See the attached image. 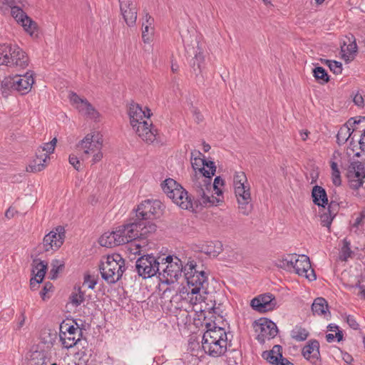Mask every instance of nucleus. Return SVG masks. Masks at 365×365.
<instances>
[{
    "instance_id": "nucleus-60",
    "label": "nucleus",
    "mask_w": 365,
    "mask_h": 365,
    "mask_svg": "<svg viewBox=\"0 0 365 365\" xmlns=\"http://www.w3.org/2000/svg\"><path fill=\"white\" fill-rule=\"evenodd\" d=\"M331 178L334 185L339 186L341 184L340 171L331 172Z\"/></svg>"
},
{
    "instance_id": "nucleus-4",
    "label": "nucleus",
    "mask_w": 365,
    "mask_h": 365,
    "mask_svg": "<svg viewBox=\"0 0 365 365\" xmlns=\"http://www.w3.org/2000/svg\"><path fill=\"white\" fill-rule=\"evenodd\" d=\"M235 193L238 208L244 215H248L252 210L250 187L244 172L236 173L234 175Z\"/></svg>"
},
{
    "instance_id": "nucleus-12",
    "label": "nucleus",
    "mask_w": 365,
    "mask_h": 365,
    "mask_svg": "<svg viewBox=\"0 0 365 365\" xmlns=\"http://www.w3.org/2000/svg\"><path fill=\"white\" fill-rule=\"evenodd\" d=\"M346 175L349 187L352 190H359L364 182L365 163L359 160L351 162Z\"/></svg>"
},
{
    "instance_id": "nucleus-19",
    "label": "nucleus",
    "mask_w": 365,
    "mask_h": 365,
    "mask_svg": "<svg viewBox=\"0 0 365 365\" xmlns=\"http://www.w3.org/2000/svg\"><path fill=\"white\" fill-rule=\"evenodd\" d=\"M294 271L301 276H304L309 281L316 279L314 269H311L309 258L304 255H297L294 259Z\"/></svg>"
},
{
    "instance_id": "nucleus-29",
    "label": "nucleus",
    "mask_w": 365,
    "mask_h": 365,
    "mask_svg": "<svg viewBox=\"0 0 365 365\" xmlns=\"http://www.w3.org/2000/svg\"><path fill=\"white\" fill-rule=\"evenodd\" d=\"M99 244L106 247H113L120 245L118 244V236H116L115 230L103 233L99 239Z\"/></svg>"
},
{
    "instance_id": "nucleus-18",
    "label": "nucleus",
    "mask_w": 365,
    "mask_h": 365,
    "mask_svg": "<svg viewBox=\"0 0 365 365\" xmlns=\"http://www.w3.org/2000/svg\"><path fill=\"white\" fill-rule=\"evenodd\" d=\"M205 327L207 330L202 335V345L205 344H213L216 341L222 340H227V333L225 329L220 327H216L215 324L211 323H206Z\"/></svg>"
},
{
    "instance_id": "nucleus-26",
    "label": "nucleus",
    "mask_w": 365,
    "mask_h": 365,
    "mask_svg": "<svg viewBox=\"0 0 365 365\" xmlns=\"http://www.w3.org/2000/svg\"><path fill=\"white\" fill-rule=\"evenodd\" d=\"M312 197L313 202L319 207H325L326 205L329 206V200L327 192L324 188L321 186L315 185L312 188Z\"/></svg>"
},
{
    "instance_id": "nucleus-51",
    "label": "nucleus",
    "mask_w": 365,
    "mask_h": 365,
    "mask_svg": "<svg viewBox=\"0 0 365 365\" xmlns=\"http://www.w3.org/2000/svg\"><path fill=\"white\" fill-rule=\"evenodd\" d=\"M143 31H142V38L144 43H149L150 41V36H149V33L150 34H153V28L152 26H148L145 25L144 22H143Z\"/></svg>"
},
{
    "instance_id": "nucleus-32",
    "label": "nucleus",
    "mask_w": 365,
    "mask_h": 365,
    "mask_svg": "<svg viewBox=\"0 0 365 365\" xmlns=\"http://www.w3.org/2000/svg\"><path fill=\"white\" fill-rule=\"evenodd\" d=\"M194 49L195 57L191 61V66L197 75L202 72V66L205 61V57L199 46H197V48Z\"/></svg>"
},
{
    "instance_id": "nucleus-7",
    "label": "nucleus",
    "mask_w": 365,
    "mask_h": 365,
    "mask_svg": "<svg viewBox=\"0 0 365 365\" xmlns=\"http://www.w3.org/2000/svg\"><path fill=\"white\" fill-rule=\"evenodd\" d=\"M160 259L153 255H145L139 257L135 262V270L143 279L150 278L157 274L161 276L160 271Z\"/></svg>"
},
{
    "instance_id": "nucleus-37",
    "label": "nucleus",
    "mask_w": 365,
    "mask_h": 365,
    "mask_svg": "<svg viewBox=\"0 0 365 365\" xmlns=\"http://www.w3.org/2000/svg\"><path fill=\"white\" fill-rule=\"evenodd\" d=\"M80 336L76 339L75 335L70 336L66 332H61L60 339L62 342L63 347L66 349L72 348L75 346L78 341H80Z\"/></svg>"
},
{
    "instance_id": "nucleus-11",
    "label": "nucleus",
    "mask_w": 365,
    "mask_h": 365,
    "mask_svg": "<svg viewBox=\"0 0 365 365\" xmlns=\"http://www.w3.org/2000/svg\"><path fill=\"white\" fill-rule=\"evenodd\" d=\"M103 140L96 133L87 134L77 145L76 148L82 160H87L91 153L102 148Z\"/></svg>"
},
{
    "instance_id": "nucleus-44",
    "label": "nucleus",
    "mask_w": 365,
    "mask_h": 365,
    "mask_svg": "<svg viewBox=\"0 0 365 365\" xmlns=\"http://www.w3.org/2000/svg\"><path fill=\"white\" fill-rule=\"evenodd\" d=\"M116 236H118V244L123 245L130 242L127 234V228L125 225H123L116 228Z\"/></svg>"
},
{
    "instance_id": "nucleus-64",
    "label": "nucleus",
    "mask_w": 365,
    "mask_h": 365,
    "mask_svg": "<svg viewBox=\"0 0 365 365\" xmlns=\"http://www.w3.org/2000/svg\"><path fill=\"white\" fill-rule=\"evenodd\" d=\"M359 144L361 151H365V130H363L361 138L359 140Z\"/></svg>"
},
{
    "instance_id": "nucleus-63",
    "label": "nucleus",
    "mask_w": 365,
    "mask_h": 365,
    "mask_svg": "<svg viewBox=\"0 0 365 365\" xmlns=\"http://www.w3.org/2000/svg\"><path fill=\"white\" fill-rule=\"evenodd\" d=\"M143 22H144L145 25H148V26H152L154 22V19L148 13H145Z\"/></svg>"
},
{
    "instance_id": "nucleus-53",
    "label": "nucleus",
    "mask_w": 365,
    "mask_h": 365,
    "mask_svg": "<svg viewBox=\"0 0 365 365\" xmlns=\"http://www.w3.org/2000/svg\"><path fill=\"white\" fill-rule=\"evenodd\" d=\"M96 284L97 280L94 277L90 274H86L84 276L83 286H86L88 289H93Z\"/></svg>"
},
{
    "instance_id": "nucleus-30",
    "label": "nucleus",
    "mask_w": 365,
    "mask_h": 365,
    "mask_svg": "<svg viewBox=\"0 0 365 365\" xmlns=\"http://www.w3.org/2000/svg\"><path fill=\"white\" fill-rule=\"evenodd\" d=\"M349 43L344 41L341 46V52L344 59L349 58L351 56L355 54L357 51V45L355 41V38L351 35V38H348Z\"/></svg>"
},
{
    "instance_id": "nucleus-22",
    "label": "nucleus",
    "mask_w": 365,
    "mask_h": 365,
    "mask_svg": "<svg viewBox=\"0 0 365 365\" xmlns=\"http://www.w3.org/2000/svg\"><path fill=\"white\" fill-rule=\"evenodd\" d=\"M302 355L314 365H321L319 343L316 339L310 340L302 349Z\"/></svg>"
},
{
    "instance_id": "nucleus-31",
    "label": "nucleus",
    "mask_w": 365,
    "mask_h": 365,
    "mask_svg": "<svg viewBox=\"0 0 365 365\" xmlns=\"http://www.w3.org/2000/svg\"><path fill=\"white\" fill-rule=\"evenodd\" d=\"M328 309L327 301L323 297L316 298L312 305V311L314 314L326 316Z\"/></svg>"
},
{
    "instance_id": "nucleus-2",
    "label": "nucleus",
    "mask_w": 365,
    "mask_h": 365,
    "mask_svg": "<svg viewBox=\"0 0 365 365\" xmlns=\"http://www.w3.org/2000/svg\"><path fill=\"white\" fill-rule=\"evenodd\" d=\"M185 271L187 283L190 287H192L190 291L187 292L190 302L193 304L200 303L203 300L200 294V291L207 293V277L203 270L197 269V264L194 261L187 263Z\"/></svg>"
},
{
    "instance_id": "nucleus-39",
    "label": "nucleus",
    "mask_w": 365,
    "mask_h": 365,
    "mask_svg": "<svg viewBox=\"0 0 365 365\" xmlns=\"http://www.w3.org/2000/svg\"><path fill=\"white\" fill-rule=\"evenodd\" d=\"M353 255V252L351 250V242L346 238L343 240V246L339 252V259L341 261H347Z\"/></svg>"
},
{
    "instance_id": "nucleus-6",
    "label": "nucleus",
    "mask_w": 365,
    "mask_h": 365,
    "mask_svg": "<svg viewBox=\"0 0 365 365\" xmlns=\"http://www.w3.org/2000/svg\"><path fill=\"white\" fill-rule=\"evenodd\" d=\"M163 210V205L157 200H146L143 201L138 207L135 209V215L134 217L139 221H144L150 224H154L152 220L159 217Z\"/></svg>"
},
{
    "instance_id": "nucleus-57",
    "label": "nucleus",
    "mask_w": 365,
    "mask_h": 365,
    "mask_svg": "<svg viewBox=\"0 0 365 365\" xmlns=\"http://www.w3.org/2000/svg\"><path fill=\"white\" fill-rule=\"evenodd\" d=\"M236 355H238V353L236 352L235 350H232L229 352V354L227 357V362L228 365H237V362L235 358Z\"/></svg>"
},
{
    "instance_id": "nucleus-24",
    "label": "nucleus",
    "mask_w": 365,
    "mask_h": 365,
    "mask_svg": "<svg viewBox=\"0 0 365 365\" xmlns=\"http://www.w3.org/2000/svg\"><path fill=\"white\" fill-rule=\"evenodd\" d=\"M151 126L152 123L149 124L147 120H143L133 129L143 141L151 143L156 139V130H153Z\"/></svg>"
},
{
    "instance_id": "nucleus-13",
    "label": "nucleus",
    "mask_w": 365,
    "mask_h": 365,
    "mask_svg": "<svg viewBox=\"0 0 365 365\" xmlns=\"http://www.w3.org/2000/svg\"><path fill=\"white\" fill-rule=\"evenodd\" d=\"M255 331L258 332L257 339L261 344L274 338L278 333L276 324L268 319L262 318L258 322H255Z\"/></svg>"
},
{
    "instance_id": "nucleus-1",
    "label": "nucleus",
    "mask_w": 365,
    "mask_h": 365,
    "mask_svg": "<svg viewBox=\"0 0 365 365\" xmlns=\"http://www.w3.org/2000/svg\"><path fill=\"white\" fill-rule=\"evenodd\" d=\"M201 170H204V174L195 173L192 175V190L200 197L199 202L203 205H207V204L212 203L210 195H211L212 177L216 172L215 163L205 160Z\"/></svg>"
},
{
    "instance_id": "nucleus-41",
    "label": "nucleus",
    "mask_w": 365,
    "mask_h": 365,
    "mask_svg": "<svg viewBox=\"0 0 365 365\" xmlns=\"http://www.w3.org/2000/svg\"><path fill=\"white\" fill-rule=\"evenodd\" d=\"M85 294L80 287L74 289V291L70 296V301L71 304L75 307H78L85 300Z\"/></svg>"
},
{
    "instance_id": "nucleus-23",
    "label": "nucleus",
    "mask_w": 365,
    "mask_h": 365,
    "mask_svg": "<svg viewBox=\"0 0 365 365\" xmlns=\"http://www.w3.org/2000/svg\"><path fill=\"white\" fill-rule=\"evenodd\" d=\"M151 114L149 109L144 111L138 104L131 103L129 107L128 115L132 128H135L138 123L145 120V118H149Z\"/></svg>"
},
{
    "instance_id": "nucleus-61",
    "label": "nucleus",
    "mask_w": 365,
    "mask_h": 365,
    "mask_svg": "<svg viewBox=\"0 0 365 365\" xmlns=\"http://www.w3.org/2000/svg\"><path fill=\"white\" fill-rule=\"evenodd\" d=\"M346 322L349 324V326L354 329L356 330L359 329V324L355 320L354 317L351 315H349L346 317Z\"/></svg>"
},
{
    "instance_id": "nucleus-48",
    "label": "nucleus",
    "mask_w": 365,
    "mask_h": 365,
    "mask_svg": "<svg viewBox=\"0 0 365 365\" xmlns=\"http://www.w3.org/2000/svg\"><path fill=\"white\" fill-rule=\"evenodd\" d=\"M364 219L365 211H361L358 214L354 222L351 224V229L354 230L355 233L358 234V230L359 229V227H361L364 224Z\"/></svg>"
},
{
    "instance_id": "nucleus-49",
    "label": "nucleus",
    "mask_w": 365,
    "mask_h": 365,
    "mask_svg": "<svg viewBox=\"0 0 365 365\" xmlns=\"http://www.w3.org/2000/svg\"><path fill=\"white\" fill-rule=\"evenodd\" d=\"M326 63L334 74H339L341 73L342 64L341 62L332 60H326Z\"/></svg>"
},
{
    "instance_id": "nucleus-50",
    "label": "nucleus",
    "mask_w": 365,
    "mask_h": 365,
    "mask_svg": "<svg viewBox=\"0 0 365 365\" xmlns=\"http://www.w3.org/2000/svg\"><path fill=\"white\" fill-rule=\"evenodd\" d=\"M51 279H56L57 277V274L59 270L61 269L63 267V264L58 259H53L51 262Z\"/></svg>"
},
{
    "instance_id": "nucleus-55",
    "label": "nucleus",
    "mask_w": 365,
    "mask_h": 365,
    "mask_svg": "<svg viewBox=\"0 0 365 365\" xmlns=\"http://www.w3.org/2000/svg\"><path fill=\"white\" fill-rule=\"evenodd\" d=\"M38 160H43V163H46L50 159L49 155L46 153L41 147L36 151V158Z\"/></svg>"
},
{
    "instance_id": "nucleus-33",
    "label": "nucleus",
    "mask_w": 365,
    "mask_h": 365,
    "mask_svg": "<svg viewBox=\"0 0 365 365\" xmlns=\"http://www.w3.org/2000/svg\"><path fill=\"white\" fill-rule=\"evenodd\" d=\"M202 250L206 255L215 257L222 251V245L219 241L210 242L203 246Z\"/></svg>"
},
{
    "instance_id": "nucleus-52",
    "label": "nucleus",
    "mask_w": 365,
    "mask_h": 365,
    "mask_svg": "<svg viewBox=\"0 0 365 365\" xmlns=\"http://www.w3.org/2000/svg\"><path fill=\"white\" fill-rule=\"evenodd\" d=\"M61 329H65L66 334L72 336L75 335L77 332L78 333V336H82V330L79 329L78 327H76L73 325H69L66 324L61 327Z\"/></svg>"
},
{
    "instance_id": "nucleus-17",
    "label": "nucleus",
    "mask_w": 365,
    "mask_h": 365,
    "mask_svg": "<svg viewBox=\"0 0 365 365\" xmlns=\"http://www.w3.org/2000/svg\"><path fill=\"white\" fill-rule=\"evenodd\" d=\"M186 266L187 264L183 267L181 260L175 257L174 262H171L170 265H165V267L163 269L161 276L167 283L173 282L182 276V272L185 274Z\"/></svg>"
},
{
    "instance_id": "nucleus-20",
    "label": "nucleus",
    "mask_w": 365,
    "mask_h": 365,
    "mask_svg": "<svg viewBox=\"0 0 365 365\" xmlns=\"http://www.w3.org/2000/svg\"><path fill=\"white\" fill-rule=\"evenodd\" d=\"M120 13L126 24L131 27L135 25L138 9L133 0H118Z\"/></svg>"
},
{
    "instance_id": "nucleus-36",
    "label": "nucleus",
    "mask_w": 365,
    "mask_h": 365,
    "mask_svg": "<svg viewBox=\"0 0 365 365\" xmlns=\"http://www.w3.org/2000/svg\"><path fill=\"white\" fill-rule=\"evenodd\" d=\"M354 128L351 131V128L348 126L341 127L336 135V141L339 145L345 143L349 138H351V134Z\"/></svg>"
},
{
    "instance_id": "nucleus-15",
    "label": "nucleus",
    "mask_w": 365,
    "mask_h": 365,
    "mask_svg": "<svg viewBox=\"0 0 365 365\" xmlns=\"http://www.w3.org/2000/svg\"><path fill=\"white\" fill-rule=\"evenodd\" d=\"M68 97L71 104L75 106L81 114L95 120L98 118L99 113L86 98H81L74 92H71Z\"/></svg>"
},
{
    "instance_id": "nucleus-16",
    "label": "nucleus",
    "mask_w": 365,
    "mask_h": 365,
    "mask_svg": "<svg viewBox=\"0 0 365 365\" xmlns=\"http://www.w3.org/2000/svg\"><path fill=\"white\" fill-rule=\"evenodd\" d=\"M252 308L259 312L272 311L277 307L275 297L271 293H264L251 300Z\"/></svg>"
},
{
    "instance_id": "nucleus-27",
    "label": "nucleus",
    "mask_w": 365,
    "mask_h": 365,
    "mask_svg": "<svg viewBox=\"0 0 365 365\" xmlns=\"http://www.w3.org/2000/svg\"><path fill=\"white\" fill-rule=\"evenodd\" d=\"M337 212V202L333 200L329 202L327 211L321 215V225L329 228Z\"/></svg>"
},
{
    "instance_id": "nucleus-59",
    "label": "nucleus",
    "mask_w": 365,
    "mask_h": 365,
    "mask_svg": "<svg viewBox=\"0 0 365 365\" xmlns=\"http://www.w3.org/2000/svg\"><path fill=\"white\" fill-rule=\"evenodd\" d=\"M353 101L359 107H363L364 105V98L361 94L356 93L354 95Z\"/></svg>"
},
{
    "instance_id": "nucleus-10",
    "label": "nucleus",
    "mask_w": 365,
    "mask_h": 365,
    "mask_svg": "<svg viewBox=\"0 0 365 365\" xmlns=\"http://www.w3.org/2000/svg\"><path fill=\"white\" fill-rule=\"evenodd\" d=\"M193 192L195 200L192 199L188 192L178 184V187H175L173 191H168V197L172 199L174 203L185 210H195L199 205L204 206L199 202L200 197L195 192Z\"/></svg>"
},
{
    "instance_id": "nucleus-14",
    "label": "nucleus",
    "mask_w": 365,
    "mask_h": 365,
    "mask_svg": "<svg viewBox=\"0 0 365 365\" xmlns=\"http://www.w3.org/2000/svg\"><path fill=\"white\" fill-rule=\"evenodd\" d=\"M66 237L65 229L62 226H57L49 233L46 235L43 240V247L46 252L55 251L63 244Z\"/></svg>"
},
{
    "instance_id": "nucleus-21",
    "label": "nucleus",
    "mask_w": 365,
    "mask_h": 365,
    "mask_svg": "<svg viewBox=\"0 0 365 365\" xmlns=\"http://www.w3.org/2000/svg\"><path fill=\"white\" fill-rule=\"evenodd\" d=\"M282 347L280 345H274L270 351L262 353V357L273 365H294L287 358L283 357Z\"/></svg>"
},
{
    "instance_id": "nucleus-58",
    "label": "nucleus",
    "mask_w": 365,
    "mask_h": 365,
    "mask_svg": "<svg viewBox=\"0 0 365 365\" xmlns=\"http://www.w3.org/2000/svg\"><path fill=\"white\" fill-rule=\"evenodd\" d=\"M69 163H70V164H71L73 166V168L76 170H80L81 163L77 156H76L74 155H70Z\"/></svg>"
},
{
    "instance_id": "nucleus-40",
    "label": "nucleus",
    "mask_w": 365,
    "mask_h": 365,
    "mask_svg": "<svg viewBox=\"0 0 365 365\" xmlns=\"http://www.w3.org/2000/svg\"><path fill=\"white\" fill-rule=\"evenodd\" d=\"M22 6L21 5H16L13 7L11 10V14L12 17L16 21V22L19 24L24 23V21H26V19H28L29 16L23 11Z\"/></svg>"
},
{
    "instance_id": "nucleus-54",
    "label": "nucleus",
    "mask_w": 365,
    "mask_h": 365,
    "mask_svg": "<svg viewBox=\"0 0 365 365\" xmlns=\"http://www.w3.org/2000/svg\"><path fill=\"white\" fill-rule=\"evenodd\" d=\"M224 185V180L220 177L217 176L215 178L213 184H212V187L215 191V194L220 195L222 194V190L219 188V186H222Z\"/></svg>"
},
{
    "instance_id": "nucleus-9",
    "label": "nucleus",
    "mask_w": 365,
    "mask_h": 365,
    "mask_svg": "<svg viewBox=\"0 0 365 365\" xmlns=\"http://www.w3.org/2000/svg\"><path fill=\"white\" fill-rule=\"evenodd\" d=\"M127 234L130 242L140 239H146L150 234L156 231L155 224H150L144 221H139L138 219L133 217L130 222L125 224Z\"/></svg>"
},
{
    "instance_id": "nucleus-35",
    "label": "nucleus",
    "mask_w": 365,
    "mask_h": 365,
    "mask_svg": "<svg viewBox=\"0 0 365 365\" xmlns=\"http://www.w3.org/2000/svg\"><path fill=\"white\" fill-rule=\"evenodd\" d=\"M26 4V0H0V11L5 12L9 8L11 10L16 5H21L24 7Z\"/></svg>"
},
{
    "instance_id": "nucleus-46",
    "label": "nucleus",
    "mask_w": 365,
    "mask_h": 365,
    "mask_svg": "<svg viewBox=\"0 0 365 365\" xmlns=\"http://www.w3.org/2000/svg\"><path fill=\"white\" fill-rule=\"evenodd\" d=\"M204 162H205V159L201 158L200 157H195L191 160V165L195 170V173L204 174V170H201L203 167Z\"/></svg>"
},
{
    "instance_id": "nucleus-8",
    "label": "nucleus",
    "mask_w": 365,
    "mask_h": 365,
    "mask_svg": "<svg viewBox=\"0 0 365 365\" xmlns=\"http://www.w3.org/2000/svg\"><path fill=\"white\" fill-rule=\"evenodd\" d=\"M34 83L33 75L29 72L24 75L5 77L1 83L2 88L16 91L21 94L27 93Z\"/></svg>"
},
{
    "instance_id": "nucleus-3",
    "label": "nucleus",
    "mask_w": 365,
    "mask_h": 365,
    "mask_svg": "<svg viewBox=\"0 0 365 365\" xmlns=\"http://www.w3.org/2000/svg\"><path fill=\"white\" fill-rule=\"evenodd\" d=\"M4 65L17 69H24L29 66V57L17 45L0 44V66Z\"/></svg>"
},
{
    "instance_id": "nucleus-42",
    "label": "nucleus",
    "mask_w": 365,
    "mask_h": 365,
    "mask_svg": "<svg viewBox=\"0 0 365 365\" xmlns=\"http://www.w3.org/2000/svg\"><path fill=\"white\" fill-rule=\"evenodd\" d=\"M313 74L316 80L322 84L326 83L329 81V76L327 71L321 66L315 67L313 69Z\"/></svg>"
},
{
    "instance_id": "nucleus-56",
    "label": "nucleus",
    "mask_w": 365,
    "mask_h": 365,
    "mask_svg": "<svg viewBox=\"0 0 365 365\" xmlns=\"http://www.w3.org/2000/svg\"><path fill=\"white\" fill-rule=\"evenodd\" d=\"M53 289V284L51 282H46L42 290L40 292V296L43 300H46V294L48 292L51 291Z\"/></svg>"
},
{
    "instance_id": "nucleus-25",
    "label": "nucleus",
    "mask_w": 365,
    "mask_h": 365,
    "mask_svg": "<svg viewBox=\"0 0 365 365\" xmlns=\"http://www.w3.org/2000/svg\"><path fill=\"white\" fill-rule=\"evenodd\" d=\"M227 340L215 341L213 344H205L202 345L203 351L210 356L219 357L227 351Z\"/></svg>"
},
{
    "instance_id": "nucleus-5",
    "label": "nucleus",
    "mask_w": 365,
    "mask_h": 365,
    "mask_svg": "<svg viewBox=\"0 0 365 365\" xmlns=\"http://www.w3.org/2000/svg\"><path fill=\"white\" fill-rule=\"evenodd\" d=\"M99 269L102 278L108 284H114L125 270V260L119 254L108 255L106 261L101 262Z\"/></svg>"
},
{
    "instance_id": "nucleus-62",
    "label": "nucleus",
    "mask_w": 365,
    "mask_h": 365,
    "mask_svg": "<svg viewBox=\"0 0 365 365\" xmlns=\"http://www.w3.org/2000/svg\"><path fill=\"white\" fill-rule=\"evenodd\" d=\"M103 158V153L101 152V149L96 151L93 155L92 163L93 164L99 162Z\"/></svg>"
},
{
    "instance_id": "nucleus-28",
    "label": "nucleus",
    "mask_w": 365,
    "mask_h": 365,
    "mask_svg": "<svg viewBox=\"0 0 365 365\" xmlns=\"http://www.w3.org/2000/svg\"><path fill=\"white\" fill-rule=\"evenodd\" d=\"M31 265L34 276L39 281H43L47 270V263L39 259H34Z\"/></svg>"
},
{
    "instance_id": "nucleus-38",
    "label": "nucleus",
    "mask_w": 365,
    "mask_h": 365,
    "mask_svg": "<svg viewBox=\"0 0 365 365\" xmlns=\"http://www.w3.org/2000/svg\"><path fill=\"white\" fill-rule=\"evenodd\" d=\"M24 23H21V25L23 26L25 31H26L31 36L37 37L38 36V31H37V24L33 21L30 17L26 19V21H24Z\"/></svg>"
},
{
    "instance_id": "nucleus-43",
    "label": "nucleus",
    "mask_w": 365,
    "mask_h": 365,
    "mask_svg": "<svg viewBox=\"0 0 365 365\" xmlns=\"http://www.w3.org/2000/svg\"><path fill=\"white\" fill-rule=\"evenodd\" d=\"M296 257L297 255H288L279 262L278 267L288 271L294 269V259Z\"/></svg>"
},
{
    "instance_id": "nucleus-47",
    "label": "nucleus",
    "mask_w": 365,
    "mask_h": 365,
    "mask_svg": "<svg viewBox=\"0 0 365 365\" xmlns=\"http://www.w3.org/2000/svg\"><path fill=\"white\" fill-rule=\"evenodd\" d=\"M163 192L168 195V191H173L175 187H178V183L173 179H166L161 184Z\"/></svg>"
},
{
    "instance_id": "nucleus-34",
    "label": "nucleus",
    "mask_w": 365,
    "mask_h": 365,
    "mask_svg": "<svg viewBox=\"0 0 365 365\" xmlns=\"http://www.w3.org/2000/svg\"><path fill=\"white\" fill-rule=\"evenodd\" d=\"M291 336L297 341H302L309 336V331L301 326H295L291 331Z\"/></svg>"
},
{
    "instance_id": "nucleus-45",
    "label": "nucleus",
    "mask_w": 365,
    "mask_h": 365,
    "mask_svg": "<svg viewBox=\"0 0 365 365\" xmlns=\"http://www.w3.org/2000/svg\"><path fill=\"white\" fill-rule=\"evenodd\" d=\"M46 163H43V160L34 158L29 167L26 168L28 172L38 173L45 169Z\"/></svg>"
}]
</instances>
